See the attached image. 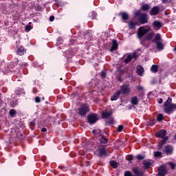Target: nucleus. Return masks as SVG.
Instances as JSON below:
<instances>
[{
	"label": "nucleus",
	"mask_w": 176,
	"mask_h": 176,
	"mask_svg": "<svg viewBox=\"0 0 176 176\" xmlns=\"http://www.w3.org/2000/svg\"><path fill=\"white\" fill-rule=\"evenodd\" d=\"M25 31H31V30H32V27L31 25H28L25 26Z\"/></svg>",
	"instance_id": "a19ab883"
},
{
	"label": "nucleus",
	"mask_w": 176,
	"mask_h": 176,
	"mask_svg": "<svg viewBox=\"0 0 176 176\" xmlns=\"http://www.w3.org/2000/svg\"><path fill=\"white\" fill-rule=\"evenodd\" d=\"M118 162H116L115 160L110 161V166L113 167V168H118Z\"/></svg>",
	"instance_id": "7c9ffc66"
},
{
	"label": "nucleus",
	"mask_w": 176,
	"mask_h": 176,
	"mask_svg": "<svg viewBox=\"0 0 176 176\" xmlns=\"http://www.w3.org/2000/svg\"><path fill=\"white\" fill-rule=\"evenodd\" d=\"M138 20L133 17L131 21L128 23V27L129 30H135V27L138 25Z\"/></svg>",
	"instance_id": "6e6552de"
},
{
	"label": "nucleus",
	"mask_w": 176,
	"mask_h": 176,
	"mask_svg": "<svg viewBox=\"0 0 176 176\" xmlns=\"http://www.w3.org/2000/svg\"><path fill=\"white\" fill-rule=\"evenodd\" d=\"M170 167H171L172 170H174V168H175V164H170Z\"/></svg>",
	"instance_id": "13d9d810"
},
{
	"label": "nucleus",
	"mask_w": 176,
	"mask_h": 176,
	"mask_svg": "<svg viewBox=\"0 0 176 176\" xmlns=\"http://www.w3.org/2000/svg\"><path fill=\"white\" fill-rule=\"evenodd\" d=\"M106 124H109V126H112L113 124H115V120H113V118L110 117L109 118V120L106 121Z\"/></svg>",
	"instance_id": "c85d7f7f"
},
{
	"label": "nucleus",
	"mask_w": 176,
	"mask_h": 176,
	"mask_svg": "<svg viewBox=\"0 0 176 176\" xmlns=\"http://www.w3.org/2000/svg\"><path fill=\"white\" fill-rule=\"evenodd\" d=\"M100 76L101 78H105V76H107V73L105 72H102L100 73Z\"/></svg>",
	"instance_id": "a18cd8bd"
},
{
	"label": "nucleus",
	"mask_w": 176,
	"mask_h": 176,
	"mask_svg": "<svg viewBox=\"0 0 176 176\" xmlns=\"http://www.w3.org/2000/svg\"><path fill=\"white\" fill-rule=\"evenodd\" d=\"M118 91H120V94H130V93H131V89H130V85L129 84H123Z\"/></svg>",
	"instance_id": "423d86ee"
},
{
	"label": "nucleus",
	"mask_w": 176,
	"mask_h": 176,
	"mask_svg": "<svg viewBox=\"0 0 176 176\" xmlns=\"http://www.w3.org/2000/svg\"><path fill=\"white\" fill-rule=\"evenodd\" d=\"M137 90L138 91H142V90H144V88L141 85H139L137 87Z\"/></svg>",
	"instance_id": "49530a36"
},
{
	"label": "nucleus",
	"mask_w": 176,
	"mask_h": 176,
	"mask_svg": "<svg viewBox=\"0 0 176 176\" xmlns=\"http://www.w3.org/2000/svg\"><path fill=\"white\" fill-rule=\"evenodd\" d=\"M131 60H133V56H131V55H128L126 58L124 59V63L127 64V63H130V61H131Z\"/></svg>",
	"instance_id": "72a5a7b5"
},
{
	"label": "nucleus",
	"mask_w": 176,
	"mask_h": 176,
	"mask_svg": "<svg viewBox=\"0 0 176 176\" xmlns=\"http://www.w3.org/2000/svg\"><path fill=\"white\" fill-rule=\"evenodd\" d=\"M25 52H27V50H25L24 47L21 46L16 50V54H18V56H24Z\"/></svg>",
	"instance_id": "4468645a"
},
{
	"label": "nucleus",
	"mask_w": 176,
	"mask_h": 176,
	"mask_svg": "<svg viewBox=\"0 0 176 176\" xmlns=\"http://www.w3.org/2000/svg\"><path fill=\"white\" fill-rule=\"evenodd\" d=\"M167 141H168V137L166 136V137L162 138V142L163 144H166L167 142Z\"/></svg>",
	"instance_id": "ea45409f"
},
{
	"label": "nucleus",
	"mask_w": 176,
	"mask_h": 176,
	"mask_svg": "<svg viewBox=\"0 0 176 176\" xmlns=\"http://www.w3.org/2000/svg\"><path fill=\"white\" fill-rule=\"evenodd\" d=\"M118 41L116 40H113L112 41V46L110 49V52H114V50H116L118 49Z\"/></svg>",
	"instance_id": "412c9836"
},
{
	"label": "nucleus",
	"mask_w": 176,
	"mask_h": 176,
	"mask_svg": "<svg viewBox=\"0 0 176 176\" xmlns=\"http://www.w3.org/2000/svg\"><path fill=\"white\" fill-rule=\"evenodd\" d=\"M155 44L157 50H163V49H164V44H163L162 41H157Z\"/></svg>",
	"instance_id": "b1692460"
},
{
	"label": "nucleus",
	"mask_w": 176,
	"mask_h": 176,
	"mask_svg": "<svg viewBox=\"0 0 176 176\" xmlns=\"http://www.w3.org/2000/svg\"><path fill=\"white\" fill-rule=\"evenodd\" d=\"M112 111L107 112L104 111L102 113V119H108V118H111L112 116Z\"/></svg>",
	"instance_id": "6ab92c4d"
},
{
	"label": "nucleus",
	"mask_w": 176,
	"mask_h": 176,
	"mask_svg": "<svg viewBox=\"0 0 176 176\" xmlns=\"http://www.w3.org/2000/svg\"><path fill=\"white\" fill-rule=\"evenodd\" d=\"M119 16H121L122 19L124 20V21L129 20V18L130 17L129 16V14L126 12H121L119 13Z\"/></svg>",
	"instance_id": "2eb2a0df"
},
{
	"label": "nucleus",
	"mask_w": 176,
	"mask_h": 176,
	"mask_svg": "<svg viewBox=\"0 0 176 176\" xmlns=\"http://www.w3.org/2000/svg\"><path fill=\"white\" fill-rule=\"evenodd\" d=\"M135 17H138V23L140 24H146L149 21V16L146 13H141V10H138L133 13Z\"/></svg>",
	"instance_id": "f03ea898"
},
{
	"label": "nucleus",
	"mask_w": 176,
	"mask_h": 176,
	"mask_svg": "<svg viewBox=\"0 0 176 176\" xmlns=\"http://www.w3.org/2000/svg\"><path fill=\"white\" fill-rule=\"evenodd\" d=\"M98 141L100 142V144H107L108 143V139L104 136V135H100L99 138H98Z\"/></svg>",
	"instance_id": "aec40b11"
},
{
	"label": "nucleus",
	"mask_w": 176,
	"mask_h": 176,
	"mask_svg": "<svg viewBox=\"0 0 176 176\" xmlns=\"http://www.w3.org/2000/svg\"><path fill=\"white\" fill-rule=\"evenodd\" d=\"M138 102H140V100H138V96H133L131 99V104L132 105H138Z\"/></svg>",
	"instance_id": "4be33fe9"
},
{
	"label": "nucleus",
	"mask_w": 176,
	"mask_h": 176,
	"mask_svg": "<svg viewBox=\"0 0 176 176\" xmlns=\"http://www.w3.org/2000/svg\"><path fill=\"white\" fill-rule=\"evenodd\" d=\"M132 171L135 176H144V171L140 170L138 167L132 168Z\"/></svg>",
	"instance_id": "f8f14e48"
},
{
	"label": "nucleus",
	"mask_w": 176,
	"mask_h": 176,
	"mask_svg": "<svg viewBox=\"0 0 176 176\" xmlns=\"http://www.w3.org/2000/svg\"><path fill=\"white\" fill-rule=\"evenodd\" d=\"M136 159H138V160H144V159H145V157L141 154H139L136 156Z\"/></svg>",
	"instance_id": "c9c22d12"
},
{
	"label": "nucleus",
	"mask_w": 176,
	"mask_h": 176,
	"mask_svg": "<svg viewBox=\"0 0 176 176\" xmlns=\"http://www.w3.org/2000/svg\"><path fill=\"white\" fill-rule=\"evenodd\" d=\"M155 123H156L155 121L150 122L148 126H155Z\"/></svg>",
	"instance_id": "603ef678"
},
{
	"label": "nucleus",
	"mask_w": 176,
	"mask_h": 176,
	"mask_svg": "<svg viewBox=\"0 0 176 176\" xmlns=\"http://www.w3.org/2000/svg\"><path fill=\"white\" fill-rule=\"evenodd\" d=\"M156 137H157V138H164V137H166V135H167V131L162 129L160 131H158L156 134H155Z\"/></svg>",
	"instance_id": "ddd939ff"
},
{
	"label": "nucleus",
	"mask_w": 176,
	"mask_h": 176,
	"mask_svg": "<svg viewBox=\"0 0 176 176\" xmlns=\"http://www.w3.org/2000/svg\"><path fill=\"white\" fill-rule=\"evenodd\" d=\"M119 97H120V91H117L113 96H111V101H116V100L119 99Z\"/></svg>",
	"instance_id": "f3484780"
},
{
	"label": "nucleus",
	"mask_w": 176,
	"mask_h": 176,
	"mask_svg": "<svg viewBox=\"0 0 176 176\" xmlns=\"http://www.w3.org/2000/svg\"><path fill=\"white\" fill-rule=\"evenodd\" d=\"M92 133H93V134H94V135H95V137H96V138H99V137L100 135H102V134L101 133L102 131L100 129H94L92 131Z\"/></svg>",
	"instance_id": "a878e982"
},
{
	"label": "nucleus",
	"mask_w": 176,
	"mask_h": 176,
	"mask_svg": "<svg viewBox=\"0 0 176 176\" xmlns=\"http://www.w3.org/2000/svg\"><path fill=\"white\" fill-rule=\"evenodd\" d=\"M176 110V104L173 103V98L168 97L167 100L164 104V111L167 115H171L174 110Z\"/></svg>",
	"instance_id": "f257e3e1"
},
{
	"label": "nucleus",
	"mask_w": 176,
	"mask_h": 176,
	"mask_svg": "<svg viewBox=\"0 0 176 176\" xmlns=\"http://www.w3.org/2000/svg\"><path fill=\"white\" fill-rule=\"evenodd\" d=\"M163 153L162 151H155L154 152V157H162Z\"/></svg>",
	"instance_id": "f704fd0d"
},
{
	"label": "nucleus",
	"mask_w": 176,
	"mask_h": 176,
	"mask_svg": "<svg viewBox=\"0 0 176 176\" xmlns=\"http://www.w3.org/2000/svg\"><path fill=\"white\" fill-rule=\"evenodd\" d=\"M138 74H139V75H141V74H144V69L142 67H141L140 69H138Z\"/></svg>",
	"instance_id": "37998d69"
},
{
	"label": "nucleus",
	"mask_w": 176,
	"mask_h": 176,
	"mask_svg": "<svg viewBox=\"0 0 176 176\" xmlns=\"http://www.w3.org/2000/svg\"><path fill=\"white\" fill-rule=\"evenodd\" d=\"M30 126L31 127H35V120H33L32 121H31V122H30Z\"/></svg>",
	"instance_id": "c03bdc74"
},
{
	"label": "nucleus",
	"mask_w": 176,
	"mask_h": 176,
	"mask_svg": "<svg viewBox=\"0 0 176 176\" xmlns=\"http://www.w3.org/2000/svg\"><path fill=\"white\" fill-rule=\"evenodd\" d=\"M19 103L17 102V100L14 99L12 100L10 102V105L11 107V108H14V107H16V105H18Z\"/></svg>",
	"instance_id": "c756f323"
},
{
	"label": "nucleus",
	"mask_w": 176,
	"mask_h": 176,
	"mask_svg": "<svg viewBox=\"0 0 176 176\" xmlns=\"http://www.w3.org/2000/svg\"><path fill=\"white\" fill-rule=\"evenodd\" d=\"M50 21H54V16H51L50 17Z\"/></svg>",
	"instance_id": "4d7b16f0"
},
{
	"label": "nucleus",
	"mask_w": 176,
	"mask_h": 176,
	"mask_svg": "<svg viewBox=\"0 0 176 176\" xmlns=\"http://www.w3.org/2000/svg\"><path fill=\"white\" fill-rule=\"evenodd\" d=\"M3 103V100L0 99V105H2Z\"/></svg>",
	"instance_id": "052dcab7"
},
{
	"label": "nucleus",
	"mask_w": 176,
	"mask_h": 176,
	"mask_svg": "<svg viewBox=\"0 0 176 176\" xmlns=\"http://www.w3.org/2000/svg\"><path fill=\"white\" fill-rule=\"evenodd\" d=\"M166 174H167V168L164 166H161L158 169V173L156 176H166Z\"/></svg>",
	"instance_id": "1a4fd4ad"
},
{
	"label": "nucleus",
	"mask_w": 176,
	"mask_h": 176,
	"mask_svg": "<svg viewBox=\"0 0 176 176\" xmlns=\"http://www.w3.org/2000/svg\"><path fill=\"white\" fill-rule=\"evenodd\" d=\"M2 96V94H1V92H0V97Z\"/></svg>",
	"instance_id": "0e129e2a"
},
{
	"label": "nucleus",
	"mask_w": 176,
	"mask_h": 176,
	"mask_svg": "<svg viewBox=\"0 0 176 176\" xmlns=\"http://www.w3.org/2000/svg\"><path fill=\"white\" fill-rule=\"evenodd\" d=\"M35 10L36 12H41V10H42V6L38 5L35 6Z\"/></svg>",
	"instance_id": "4c0bfd02"
},
{
	"label": "nucleus",
	"mask_w": 176,
	"mask_h": 176,
	"mask_svg": "<svg viewBox=\"0 0 176 176\" xmlns=\"http://www.w3.org/2000/svg\"><path fill=\"white\" fill-rule=\"evenodd\" d=\"M151 9V5L146 3V4H142V6L140 8V11L143 10V12H148Z\"/></svg>",
	"instance_id": "5701e85b"
},
{
	"label": "nucleus",
	"mask_w": 176,
	"mask_h": 176,
	"mask_svg": "<svg viewBox=\"0 0 176 176\" xmlns=\"http://www.w3.org/2000/svg\"><path fill=\"white\" fill-rule=\"evenodd\" d=\"M151 72H153V74H156L159 71V65H153L151 67Z\"/></svg>",
	"instance_id": "bb28decb"
},
{
	"label": "nucleus",
	"mask_w": 176,
	"mask_h": 176,
	"mask_svg": "<svg viewBox=\"0 0 176 176\" xmlns=\"http://www.w3.org/2000/svg\"><path fill=\"white\" fill-rule=\"evenodd\" d=\"M133 159H134V157H133V155H129L127 157V160H129V162H131L133 160Z\"/></svg>",
	"instance_id": "09e8293b"
},
{
	"label": "nucleus",
	"mask_w": 176,
	"mask_h": 176,
	"mask_svg": "<svg viewBox=\"0 0 176 176\" xmlns=\"http://www.w3.org/2000/svg\"><path fill=\"white\" fill-rule=\"evenodd\" d=\"M9 113L11 118H14V116L17 114V111L14 109H12L10 110Z\"/></svg>",
	"instance_id": "2f4dec72"
},
{
	"label": "nucleus",
	"mask_w": 176,
	"mask_h": 176,
	"mask_svg": "<svg viewBox=\"0 0 176 176\" xmlns=\"http://www.w3.org/2000/svg\"><path fill=\"white\" fill-rule=\"evenodd\" d=\"M96 152L99 157L107 156V155H108V153H107V145H100Z\"/></svg>",
	"instance_id": "39448f33"
},
{
	"label": "nucleus",
	"mask_w": 176,
	"mask_h": 176,
	"mask_svg": "<svg viewBox=\"0 0 176 176\" xmlns=\"http://www.w3.org/2000/svg\"><path fill=\"white\" fill-rule=\"evenodd\" d=\"M35 102H37V103L41 102V98H39V96H36L35 98Z\"/></svg>",
	"instance_id": "de8ad7c7"
},
{
	"label": "nucleus",
	"mask_w": 176,
	"mask_h": 176,
	"mask_svg": "<svg viewBox=\"0 0 176 176\" xmlns=\"http://www.w3.org/2000/svg\"><path fill=\"white\" fill-rule=\"evenodd\" d=\"M160 12V8L157 6H154L150 11L151 16H157Z\"/></svg>",
	"instance_id": "9b49d317"
},
{
	"label": "nucleus",
	"mask_w": 176,
	"mask_h": 176,
	"mask_svg": "<svg viewBox=\"0 0 176 176\" xmlns=\"http://www.w3.org/2000/svg\"><path fill=\"white\" fill-rule=\"evenodd\" d=\"M47 131V129H46V128H43L41 129V131H43V133H45V131Z\"/></svg>",
	"instance_id": "bf43d9fd"
},
{
	"label": "nucleus",
	"mask_w": 176,
	"mask_h": 176,
	"mask_svg": "<svg viewBox=\"0 0 176 176\" xmlns=\"http://www.w3.org/2000/svg\"><path fill=\"white\" fill-rule=\"evenodd\" d=\"M89 17H90V19H91V20H94V19H96V17H97V13H96L95 12H92L89 13Z\"/></svg>",
	"instance_id": "473e14b6"
},
{
	"label": "nucleus",
	"mask_w": 176,
	"mask_h": 176,
	"mask_svg": "<svg viewBox=\"0 0 176 176\" xmlns=\"http://www.w3.org/2000/svg\"><path fill=\"white\" fill-rule=\"evenodd\" d=\"M119 82H122V78L120 77L118 78Z\"/></svg>",
	"instance_id": "680f3d73"
},
{
	"label": "nucleus",
	"mask_w": 176,
	"mask_h": 176,
	"mask_svg": "<svg viewBox=\"0 0 176 176\" xmlns=\"http://www.w3.org/2000/svg\"><path fill=\"white\" fill-rule=\"evenodd\" d=\"M118 72H119L120 75H123V74H124V70H123L122 69H119Z\"/></svg>",
	"instance_id": "8fccbe9b"
},
{
	"label": "nucleus",
	"mask_w": 176,
	"mask_h": 176,
	"mask_svg": "<svg viewBox=\"0 0 176 176\" xmlns=\"http://www.w3.org/2000/svg\"><path fill=\"white\" fill-rule=\"evenodd\" d=\"M162 3H168L170 2V0H162Z\"/></svg>",
	"instance_id": "5fc2aeb1"
},
{
	"label": "nucleus",
	"mask_w": 176,
	"mask_h": 176,
	"mask_svg": "<svg viewBox=\"0 0 176 176\" xmlns=\"http://www.w3.org/2000/svg\"><path fill=\"white\" fill-rule=\"evenodd\" d=\"M163 145H164V143L161 142L158 145L159 149H162V148H163Z\"/></svg>",
	"instance_id": "3c124183"
},
{
	"label": "nucleus",
	"mask_w": 176,
	"mask_h": 176,
	"mask_svg": "<svg viewBox=\"0 0 176 176\" xmlns=\"http://www.w3.org/2000/svg\"><path fill=\"white\" fill-rule=\"evenodd\" d=\"M88 112H90V107L85 103L80 106V107L78 109V115H80L82 117L86 116L87 115Z\"/></svg>",
	"instance_id": "7ed1b4c3"
},
{
	"label": "nucleus",
	"mask_w": 176,
	"mask_h": 176,
	"mask_svg": "<svg viewBox=\"0 0 176 176\" xmlns=\"http://www.w3.org/2000/svg\"><path fill=\"white\" fill-rule=\"evenodd\" d=\"M157 120H158L159 122H162V120H163V114H159L157 118Z\"/></svg>",
	"instance_id": "e433bc0d"
},
{
	"label": "nucleus",
	"mask_w": 176,
	"mask_h": 176,
	"mask_svg": "<svg viewBox=\"0 0 176 176\" xmlns=\"http://www.w3.org/2000/svg\"><path fill=\"white\" fill-rule=\"evenodd\" d=\"M124 176H135V175L131 174V172H130V171H126L124 173Z\"/></svg>",
	"instance_id": "79ce46f5"
},
{
	"label": "nucleus",
	"mask_w": 176,
	"mask_h": 176,
	"mask_svg": "<svg viewBox=\"0 0 176 176\" xmlns=\"http://www.w3.org/2000/svg\"><path fill=\"white\" fill-rule=\"evenodd\" d=\"M123 129H124V126L123 125H119L118 126V133H120L121 131H122Z\"/></svg>",
	"instance_id": "58836bf2"
},
{
	"label": "nucleus",
	"mask_w": 176,
	"mask_h": 176,
	"mask_svg": "<svg viewBox=\"0 0 176 176\" xmlns=\"http://www.w3.org/2000/svg\"><path fill=\"white\" fill-rule=\"evenodd\" d=\"M131 57H132V58H137V54L133 53V54L131 55Z\"/></svg>",
	"instance_id": "6e6d98bb"
},
{
	"label": "nucleus",
	"mask_w": 176,
	"mask_h": 176,
	"mask_svg": "<svg viewBox=\"0 0 176 176\" xmlns=\"http://www.w3.org/2000/svg\"><path fill=\"white\" fill-rule=\"evenodd\" d=\"M162 36L160 34L157 33L155 37V39L152 40V43H156L157 42H162Z\"/></svg>",
	"instance_id": "393cba45"
},
{
	"label": "nucleus",
	"mask_w": 176,
	"mask_h": 176,
	"mask_svg": "<svg viewBox=\"0 0 176 176\" xmlns=\"http://www.w3.org/2000/svg\"><path fill=\"white\" fill-rule=\"evenodd\" d=\"M138 31V37L139 38V39H141V38H142L144 35H146V34H148L149 32V30L144 27L139 28Z\"/></svg>",
	"instance_id": "0eeeda50"
},
{
	"label": "nucleus",
	"mask_w": 176,
	"mask_h": 176,
	"mask_svg": "<svg viewBox=\"0 0 176 176\" xmlns=\"http://www.w3.org/2000/svg\"><path fill=\"white\" fill-rule=\"evenodd\" d=\"M153 36H155V33L151 32L150 34H148L145 38H144V41H151L152 38H153Z\"/></svg>",
	"instance_id": "cd10ccee"
},
{
	"label": "nucleus",
	"mask_w": 176,
	"mask_h": 176,
	"mask_svg": "<svg viewBox=\"0 0 176 176\" xmlns=\"http://www.w3.org/2000/svg\"><path fill=\"white\" fill-rule=\"evenodd\" d=\"M174 52H176V47L173 49Z\"/></svg>",
	"instance_id": "e2e57ef3"
},
{
	"label": "nucleus",
	"mask_w": 176,
	"mask_h": 176,
	"mask_svg": "<svg viewBox=\"0 0 176 176\" xmlns=\"http://www.w3.org/2000/svg\"><path fill=\"white\" fill-rule=\"evenodd\" d=\"M164 153H165V155H173V152H174V148H173V146H171L170 145H167L164 147V150H163Z\"/></svg>",
	"instance_id": "9d476101"
},
{
	"label": "nucleus",
	"mask_w": 176,
	"mask_h": 176,
	"mask_svg": "<svg viewBox=\"0 0 176 176\" xmlns=\"http://www.w3.org/2000/svg\"><path fill=\"white\" fill-rule=\"evenodd\" d=\"M157 101L159 104H163V98L157 99Z\"/></svg>",
	"instance_id": "864d4df0"
},
{
	"label": "nucleus",
	"mask_w": 176,
	"mask_h": 176,
	"mask_svg": "<svg viewBox=\"0 0 176 176\" xmlns=\"http://www.w3.org/2000/svg\"><path fill=\"white\" fill-rule=\"evenodd\" d=\"M153 25L155 30H160V28L162 27V22L159 21H154Z\"/></svg>",
	"instance_id": "dca6fc26"
},
{
	"label": "nucleus",
	"mask_w": 176,
	"mask_h": 176,
	"mask_svg": "<svg viewBox=\"0 0 176 176\" xmlns=\"http://www.w3.org/2000/svg\"><path fill=\"white\" fill-rule=\"evenodd\" d=\"M87 120L89 124H96L98 120V114L94 113L89 114L87 118Z\"/></svg>",
	"instance_id": "20e7f679"
},
{
	"label": "nucleus",
	"mask_w": 176,
	"mask_h": 176,
	"mask_svg": "<svg viewBox=\"0 0 176 176\" xmlns=\"http://www.w3.org/2000/svg\"><path fill=\"white\" fill-rule=\"evenodd\" d=\"M142 164L144 165V170H148L152 164L149 160H145L143 161Z\"/></svg>",
	"instance_id": "a211bd4d"
}]
</instances>
